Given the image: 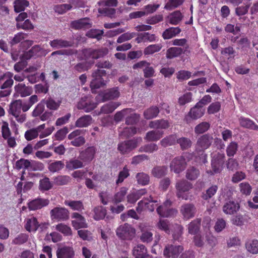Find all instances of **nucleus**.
<instances>
[{
    "mask_svg": "<svg viewBox=\"0 0 258 258\" xmlns=\"http://www.w3.org/2000/svg\"><path fill=\"white\" fill-rule=\"evenodd\" d=\"M214 138L212 134L207 133L200 136L197 140L195 151L202 157L201 161H207V155L205 153L213 142Z\"/></svg>",
    "mask_w": 258,
    "mask_h": 258,
    "instance_id": "nucleus-1",
    "label": "nucleus"
},
{
    "mask_svg": "<svg viewBox=\"0 0 258 258\" xmlns=\"http://www.w3.org/2000/svg\"><path fill=\"white\" fill-rule=\"evenodd\" d=\"M175 188L177 190L176 196L178 198L185 200L191 199L189 197V194L186 193L192 188V184L190 182L186 180H179L176 182Z\"/></svg>",
    "mask_w": 258,
    "mask_h": 258,
    "instance_id": "nucleus-2",
    "label": "nucleus"
},
{
    "mask_svg": "<svg viewBox=\"0 0 258 258\" xmlns=\"http://www.w3.org/2000/svg\"><path fill=\"white\" fill-rule=\"evenodd\" d=\"M97 105L98 103L94 101L93 97L91 95H88L81 98L77 103V107L78 109L89 112L96 108Z\"/></svg>",
    "mask_w": 258,
    "mask_h": 258,
    "instance_id": "nucleus-3",
    "label": "nucleus"
},
{
    "mask_svg": "<svg viewBox=\"0 0 258 258\" xmlns=\"http://www.w3.org/2000/svg\"><path fill=\"white\" fill-rule=\"evenodd\" d=\"M106 75V72L104 70L97 69L93 72L92 76L93 79L90 83L92 93H94V89H98L106 85V82L102 78Z\"/></svg>",
    "mask_w": 258,
    "mask_h": 258,
    "instance_id": "nucleus-4",
    "label": "nucleus"
},
{
    "mask_svg": "<svg viewBox=\"0 0 258 258\" xmlns=\"http://www.w3.org/2000/svg\"><path fill=\"white\" fill-rule=\"evenodd\" d=\"M141 141L142 138H138L122 142L118 144L117 149L122 154H128L135 149Z\"/></svg>",
    "mask_w": 258,
    "mask_h": 258,
    "instance_id": "nucleus-5",
    "label": "nucleus"
},
{
    "mask_svg": "<svg viewBox=\"0 0 258 258\" xmlns=\"http://www.w3.org/2000/svg\"><path fill=\"white\" fill-rule=\"evenodd\" d=\"M116 233L121 239L132 240L135 236L136 230L129 224L125 223L117 228Z\"/></svg>",
    "mask_w": 258,
    "mask_h": 258,
    "instance_id": "nucleus-6",
    "label": "nucleus"
},
{
    "mask_svg": "<svg viewBox=\"0 0 258 258\" xmlns=\"http://www.w3.org/2000/svg\"><path fill=\"white\" fill-rule=\"evenodd\" d=\"M205 113V109L202 108L196 104L191 108L187 114L185 115L184 121L189 124L194 120H197L203 116Z\"/></svg>",
    "mask_w": 258,
    "mask_h": 258,
    "instance_id": "nucleus-7",
    "label": "nucleus"
},
{
    "mask_svg": "<svg viewBox=\"0 0 258 258\" xmlns=\"http://www.w3.org/2000/svg\"><path fill=\"white\" fill-rule=\"evenodd\" d=\"M107 53L105 49H93L92 48L84 49L82 53L86 59L90 58L98 59L103 57Z\"/></svg>",
    "mask_w": 258,
    "mask_h": 258,
    "instance_id": "nucleus-8",
    "label": "nucleus"
},
{
    "mask_svg": "<svg viewBox=\"0 0 258 258\" xmlns=\"http://www.w3.org/2000/svg\"><path fill=\"white\" fill-rule=\"evenodd\" d=\"M184 250L182 245L168 244L163 251V254L166 257L178 258L179 254Z\"/></svg>",
    "mask_w": 258,
    "mask_h": 258,
    "instance_id": "nucleus-9",
    "label": "nucleus"
},
{
    "mask_svg": "<svg viewBox=\"0 0 258 258\" xmlns=\"http://www.w3.org/2000/svg\"><path fill=\"white\" fill-rule=\"evenodd\" d=\"M156 202V201L152 200V198L151 196L149 198H144L139 202L138 206L137 207V211L140 213L143 210H145L153 212L156 206V204H155Z\"/></svg>",
    "mask_w": 258,
    "mask_h": 258,
    "instance_id": "nucleus-10",
    "label": "nucleus"
},
{
    "mask_svg": "<svg viewBox=\"0 0 258 258\" xmlns=\"http://www.w3.org/2000/svg\"><path fill=\"white\" fill-rule=\"evenodd\" d=\"M50 214L52 219L58 221L66 220L69 218V212L64 208L56 207L51 210Z\"/></svg>",
    "mask_w": 258,
    "mask_h": 258,
    "instance_id": "nucleus-11",
    "label": "nucleus"
},
{
    "mask_svg": "<svg viewBox=\"0 0 258 258\" xmlns=\"http://www.w3.org/2000/svg\"><path fill=\"white\" fill-rule=\"evenodd\" d=\"M119 96L120 92L118 87L107 89L98 95V96L102 98V102L117 98Z\"/></svg>",
    "mask_w": 258,
    "mask_h": 258,
    "instance_id": "nucleus-12",
    "label": "nucleus"
},
{
    "mask_svg": "<svg viewBox=\"0 0 258 258\" xmlns=\"http://www.w3.org/2000/svg\"><path fill=\"white\" fill-rule=\"evenodd\" d=\"M180 212L185 220L193 218L197 212L196 208L192 204H185L181 206Z\"/></svg>",
    "mask_w": 258,
    "mask_h": 258,
    "instance_id": "nucleus-13",
    "label": "nucleus"
},
{
    "mask_svg": "<svg viewBox=\"0 0 258 258\" xmlns=\"http://www.w3.org/2000/svg\"><path fill=\"white\" fill-rule=\"evenodd\" d=\"M13 73L7 72L0 76V88L12 90Z\"/></svg>",
    "mask_w": 258,
    "mask_h": 258,
    "instance_id": "nucleus-14",
    "label": "nucleus"
},
{
    "mask_svg": "<svg viewBox=\"0 0 258 258\" xmlns=\"http://www.w3.org/2000/svg\"><path fill=\"white\" fill-rule=\"evenodd\" d=\"M204 236L207 245L211 248H213L218 244L217 238L210 231V226L209 225L204 228Z\"/></svg>",
    "mask_w": 258,
    "mask_h": 258,
    "instance_id": "nucleus-15",
    "label": "nucleus"
},
{
    "mask_svg": "<svg viewBox=\"0 0 258 258\" xmlns=\"http://www.w3.org/2000/svg\"><path fill=\"white\" fill-rule=\"evenodd\" d=\"M72 218L74 220L72 221V224L76 229L86 228L88 225L86 222L84 217L78 213H74L72 215Z\"/></svg>",
    "mask_w": 258,
    "mask_h": 258,
    "instance_id": "nucleus-16",
    "label": "nucleus"
},
{
    "mask_svg": "<svg viewBox=\"0 0 258 258\" xmlns=\"http://www.w3.org/2000/svg\"><path fill=\"white\" fill-rule=\"evenodd\" d=\"M15 91L16 94L18 96H20L21 97H25L30 95L33 92L32 87L26 86L25 84L23 83H19L15 85Z\"/></svg>",
    "mask_w": 258,
    "mask_h": 258,
    "instance_id": "nucleus-17",
    "label": "nucleus"
},
{
    "mask_svg": "<svg viewBox=\"0 0 258 258\" xmlns=\"http://www.w3.org/2000/svg\"><path fill=\"white\" fill-rule=\"evenodd\" d=\"M56 255L57 258H74L75 251L72 247L64 246L57 250Z\"/></svg>",
    "mask_w": 258,
    "mask_h": 258,
    "instance_id": "nucleus-18",
    "label": "nucleus"
},
{
    "mask_svg": "<svg viewBox=\"0 0 258 258\" xmlns=\"http://www.w3.org/2000/svg\"><path fill=\"white\" fill-rule=\"evenodd\" d=\"M95 153V147H89L80 152L79 158L84 161H91L94 159Z\"/></svg>",
    "mask_w": 258,
    "mask_h": 258,
    "instance_id": "nucleus-19",
    "label": "nucleus"
},
{
    "mask_svg": "<svg viewBox=\"0 0 258 258\" xmlns=\"http://www.w3.org/2000/svg\"><path fill=\"white\" fill-rule=\"evenodd\" d=\"M71 26L72 28L76 30L85 29L90 28L91 24L90 23V19L89 18H84L72 21L71 23Z\"/></svg>",
    "mask_w": 258,
    "mask_h": 258,
    "instance_id": "nucleus-20",
    "label": "nucleus"
},
{
    "mask_svg": "<svg viewBox=\"0 0 258 258\" xmlns=\"http://www.w3.org/2000/svg\"><path fill=\"white\" fill-rule=\"evenodd\" d=\"M140 229L142 232L140 236V239L143 242L149 243L153 239V234L148 229V226L145 224H141L140 225Z\"/></svg>",
    "mask_w": 258,
    "mask_h": 258,
    "instance_id": "nucleus-21",
    "label": "nucleus"
},
{
    "mask_svg": "<svg viewBox=\"0 0 258 258\" xmlns=\"http://www.w3.org/2000/svg\"><path fill=\"white\" fill-rule=\"evenodd\" d=\"M74 43L62 39H55L49 42V44L54 49L72 47Z\"/></svg>",
    "mask_w": 258,
    "mask_h": 258,
    "instance_id": "nucleus-22",
    "label": "nucleus"
},
{
    "mask_svg": "<svg viewBox=\"0 0 258 258\" xmlns=\"http://www.w3.org/2000/svg\"><path fill=\"white\" fill-rule=\"evenodd\" d=\"M133 254L135 258H151L147 253L146 247L143 244H138L135 246L133 250Z\"/></svg>",
    "mask_w": 258,
    "mask_h": 258,
    "instance_id": "nucleus-23",
    "label": "nucleus"
},
{
    "mask_svg": "<svg viewBox=\"0 0 258 258\" xmlns=\"http://www.w3.org/2000/svg\"><path fill=\"white\" fill-rule=\"evenodd\" d=\"M240 206L238 203L233 201H228L223 207V211L226 214H233L239 209Z\"/></svg>",
    "mask_w": 258,
    "mask_h": 258,
    "instance_id": "nucleus-24",
    "label": "nucleus"
},
{
    "mask_svg": "<svg viewBox=\"0 0 258 258\" xmlns=\"http://www.w3.org/2000/svg\"><path fill=\"white\" fill-rule=\"evenodd\" d=\"M49 204V201L43 199H35L28 204V207L30 210H36L47 206Z\"/></svg>",
    "mask_w": 258,
    "mask_h": 258,
    "instance_id": "nucleus-25",
    "label": "nucleus"
},
{
    "mask_svg": "<svg viewBox=\"0 0 258 258\" xmlns=\"http://www.w3.org/2000/svg\"><path fill=\"white\" fill-rule=\"evenodd\" d=\"M239 122L241 126L254 131H258V125L255 122L248 118L240 117L239 118Z\"/></svg>",
    "mask_w": 258,
    "mask_h": 258,
    "instance_id": "nucleus-26",
    "label": "nucleus"
},
{
    "mask_svg": "<svg viewBox=\"0 0 258 258\" xmlns=\"http://www.w3.org/2000/svg\"><path fill=\"white\" fill-rule=\"evenodd\" d=\"M41 48L39 45L33 46L29 50L25 51L23 54V57L29 60L32 57H37L40 55Z\"/></svg>",
    "mask_w": 258,
    "mask_h": 258,
    "instance_id": "nucleus-27",
    "label": "nucleus"
},
{
    "mask_svg": "<svg viewBox=\"0 0 258 258\" xmlns=\"http://www.w3.org/2000/svg\"><path fill=\"white\" fill-rule=\"evenodd\" d=\"M157 212L160 216L168 217L175 215L177 211L175 209H169L162 205L157 208Z\"/></svg>",
    "mask_w": 258,
    "mask_h": 258,
    "instance_id": "nucleus-28",
    "label": "nucleus"
},
{
    "mask_svg": "<svg viewBox=\"0 0 258 258\" xmlns=\"http://www.w3.org/2000/svg\"><path fill=\"white\" fill-rule=\"evenodd\" d=\"M169 126L168 121L164 119L151 121L149 123V127L151 128L167 129Z\"/></svg>",
    "mask_w": 258,
    "mask_h": 258,
    "instance_id": "nucleus-29",
    "label": "nucleus"
},
{
    "mask_svg": "<svg viewBox=\"0 0 258 258\" xmlns=\"http://www.w3.org/2000/svg\"><path fill=\"white\" fill-rule=\"evenodd\" d=\"M92 121V117L90 115H84L79 117L75 122V126L78 127H85L90 125Z\"/></svg>",
    "mask_w": 258,
    "mask_h": 258,
    "instance_id": "nucleus-30",
    "label": "nucleus"
},
{
    "mask_svg": "<svg viewBox=\"0 0 258 258\" xmlns=\"http://www.w3.org/2000/svg\"><path fill=\"white\" fill-rule=\"evenodd\" d=\"M200 219H196L190 222L187 225L188 232L191 235H197L200 229Z\"/></svg>",
    "mask_w": 258,
    "mask_h": 258,
    "instance_id": "nucleus-31",
    "label": "nucleus"
},
{
    "mask_svg": "<svg viewBox=\"0 0 258 258\" xmlns=\"http://www.w3.org/2000/svg\"><path fill=\"white\" fill-rule=\"evenodd\" d=\"M155 34L144 32L138 34V37L135 39V41L137 43H140L142 42H153L155 40Z\"/></svg>",
    "mask_w": 258,
    "mask_h": 258,
    "instance_id": "nucleus-32",
    "label": "nucleus"
},
{
    "mask_svg": "<svg viewBox=\"0 0 258 258\" xmlns=\"http://www.w3.org/2000/svg\"><path fill=\"white\" fill-rule=\"evenodd\" d=\"M22 108V101L21 100H16L12 102L9 107V112L12 115L20 114Z\"/></svg>",
    "mask_w": 258,
    "mask_h": 258,
    "instance_id": "nucleus-33",
    "label": "nucleus"
},
{
    "mask_svg": "<svg viewBox=\"0 0 258 258\" xmlns=\"http://www.w3.org/2000/svg\"><path fill=\"white\" fill-rule=\"evenodd\" d=\"M185 51V50L183 51V49L181 47H172L167 50L166 57L168 59H172L179 56Z\"/></svg>",
    "mask_w": 258,
    "mask_h": 258,
    "instance_id": "nucleus-34",
    "label": "nucleus"
},
{
    "mask_svg": "<svg viewBox=\"0 0 258 258\" xmlns=\"http://www.w3.org/2000/svg\"><path fill=\"white\" fill-rule=\"evenodd\" d=\"M181 31V29L178 27H170L163 32L162 37L164 39H169L179 34Z\"/></svg>",
    "mask_w": 258,
    "mask_h": 258,
    "instance_id": "nucleus-35",
    "label": "nucleus"
},
{
    "mask_svg": "<svg viewBox=\"0 0 258 258\" xmlns=\"http://www.w3.org/2000/svg\"><path fill=\"white\" fill-rule=\"evenodd\" d=\"M120 103L116 102H110L103 105L99 113L109 114L115 110L119 106Z\"/></svg>",
    "mask_w": 258,
    "mask_h": 258,
    "instance_id": "nucleus-36",
    "label": "nucleus"
},
{
    "mask_svg": "<svg viewBox=\"0 0 258 258\" xmlns=\"http://www.w3.org/2000/svg\"><path fill=\"white\" fill-rule=\"evenodd\" d=\"M159 112V107L156 106H152L144 111V116L147 119H151L156 117Z\"/></svg>",
    "mask_w": 258,
    "mask_h": 258,
    "instance_id": "nucleus-37",
    "label": "nucleus"
},
{
    "mask_svg": "<svg viewBox=\"0 0 258 258\" xmlns=\"http://www.w3.org/2000/svg\"><path fill=\"white\" fill-rule=\"evenodd\" d=\"M163 131L153 130L147 133L145 140L150 142L157 141L162 137Z\"/></svg>",
    "mask_w": 258,
    "mask_h": 258,
    "instance_id": "nucleus-38",
    "label": "nucleus"
},
{
    "mask_svg": "<svg viewBox=\"0 0 258 258\" xmlns=\"http://www.w3.org/2000/svg\"><path fill=\"white\" fill-rule=\"evenodd\" d=\"M210 126L209 122L207 121L201 122L195 127V133L197 135L206 134V133L210 129Z\"/></svg>",
    "mask_w": 258,
    "mask_h": 258,
    "instance_id": "nucleus-39",
    "label": "nucleus"
},
{
    "mask_svg": "<svg viewBox=\"0 0 258 258\" xmlns=\"http://www.w3.org/2000/svg\"><path fill=\"white\" fill-rule=\"evenodd\" d=\"M127 190L128 188L127 187H121L119 190L114 195L112 200V202L114 204H117L123 201L127 194Z\"/></svg>",
    "mask_w": 258,
    "mask_h": 258,
    "instance_id": "nucleus-40",
    "label": "nucleus"
},
{
    "mask_svg": "<svg viewBox=\"0 0 258 258\" xmlns=\"http://www.w3.org/2000/svg\"><path fill=\"white\" fill-rule=\"evenodd\" d=\"M177 140L176 135L175 134H172L165 137L161 140L160 144L164 147L173 146L177 143Z\"/></svg>",
    "mask_w": 258,
    "mask_h": 258,
    "instance_id": "nucleus-41",
    "label": "nucleus"
},
{
    "mask_svg": "<svg viewBox=\"0 0 258 258\" xmlns=\"http://www.w3.org/2000/svg\"><path fill=\"white\" fill-rule=\"evenodd\" d=\"M169 22L172 25H177L182 19L183 15L179 11L171 13L168 16Z\"/></svg>",
    "mask_w": 258,
    "mask_h": 258,
    "instance_id": "nucleus-42",
    "label": "nucleus"
},
{
    "mask_svg": "<svg viewBox=\"0 0 258 258\" xmlns=\"http://www.w3.org/2000/svg\"><path fill=\"white\" fill-rule=\"evenodd\" d=\"M26 229L29 231H35L39 227V224L36 218L32 217L26 220Z\"/></svg>",
    "mask_w": 258,
    "mask_h": 258,
    "instance_id": "nucleus-43",
    "label": "nucleus"
},
{
    "mask_svg": "<svg viewBox=\"0 0 258 258\" xmlns=\"http://www.w3.org/2000/svg\"><path fill=\"white\" fill-rule=\"evenodd\" d=\"M44 103L48 109L55 111L57 110L59 107L61 101H55L51 97H49L46 100H44Z\"/></svg>",
    "mask_w": 258,
    "mask_h": 258,
    "instance_id": "nucleus-44",
    "label": "nucleus"
},
{
    "mask_svg": "<svg viewBox=\"0 0 258 258\" xmlns=\"http://www.w3.org/2000/svg\"><path fill=\"white\" fill-rule=\"evenodd\" d=\"M14 4V10L16 13L24 11L29 5V2L27 0H15Z\"/></svg>",
    "mask_w": 258,
    "mask_h": 258,
    "instance_id": "nucleus-45",
    "label": "nucleus"
},
{
    "mask_svg": "<svg viewBox=\"0 0 258 258\" xmlns=\"http://www.w3.org/2000/svg\"><path fill=\"white\" fill-rule=\"evenodd\" d=\"M177 143L180 146L182 150H185L190 148L192 146L191 140L186 137H181L177 140Z\"/></svg>",
    "mask_w": 258,
    "mask_h": 258,
    "instance_id": "nucleus-46",
    "label": "nucleus"
},
{
    "mask_svg": "<svg viewBox=\"0 0 258 258\" xmlns=\"http://www.w3.org/2000/svg\"><path fill=\"white\" fill-rule=\"evenodd\" d=\"M245 247L252 254L258 253V240H252L247 241L245 243Z\"/></svg>",
    "mask_w": 258,
    "mask_h": 258,
    "instance_id": "nucleus-47",
    "label": "nucleus"
},
{
    "mask_svg": "<svg viewBox=\"0 0 258 258\" xmlns=\"http://www.w3.org/2000/svg\"><path fill=\"white\" fill-rule=\"evenodd\" d=\"M64 204L73 210L81 211L84 209L83 204L80 201H66Z\"/></svg>",
    "mask_w": 258,
    "mask_h": 258,
    "instance_id": "nucleus-48",
    "label": "nucleus"
},
{
    "mask_svg": "<svg viewBox=\"0 0 258 258\" xmlns=\"http://www.w3.org/2000/svg\"><path fill=\"white\" fill-rule=\"evenodd\" d=\"M161 44H151L146 47L144 50L145 55L152 54L155 52H159L162 48Z\"/></svg>",
    "mask_w": 258,
    "mask_h": 258,
    "instance_id": "nucleus-49",
    "label": "nucleus"
},
{
    "mask_svg": "<svg viewBox=\"0 0 258 258\" xmlns=\"http://www.w3.org/2000/svg\"><path fill=\"white\" fill-rule=\"evenodd\" d=\"M94 212V218L97 220L103 219L106 214V209L102 206H98L95 208Z\"/></svg>",
    "mask_w": 258,
    "mask_h": 258,
    "instance_id": "nucleus-50",
    "label": "nucleus"
},
{
    "mask_svg": "<svg viewBox=\"0 0 258 258\" xmlns=\"http://www.w3.org/2000/svg\"><path fill=\"white\" fill-rule=\"evenodd\" d=\"M44 100H42L35 107L34 109L32 112V115L35 117H38L44 111Z\"/></svg>",
    "mask_w": 258,
    "mask_h": 258,
    "instance_id": "nucleus-51",
    "label": "nucleus"
},
{
    "mask_svg": "<svg viewBox=\"0 0 258 258\" xmlns=\"http://www.w3.org/2000/svg\"><path fill=\"white\" fill-rule=\"evenodd\" d=\"M136 133L137 128L135 127H127L123 129L119 135L122 138H128Z\"/></svg>",
    "mask_w": 258,
    "mask_h": 258,
    "instance_id": "nucleus-52",
    "label": "nucleus"
},
{
    "mask_svg": "<svg viewBox=\"0 0 258 258\" xmlns=\"http://www.w3.org/2000/svg\"><path fill=\"white\" fill-rule=\"evenodd\" d=\"M20 60L14 64V69L17 72L23 71L27 66L28 62L26 59L23 57V54L20 56Z\"/></svg>",
    "mask_w": 258,
    "mask_h": 258,
    "instance_id": "nucleus-53",
    "label": "nucleus"
},
{
    "mask_svg": "<svg viewBox=\"0 0 258 258\" xmlns=\"http://www.w3.org/2000/svg\"><path fill=\"white\" fill-rule=\"evenodd\" d=\"M184 0H169L166 4L164 8L167 10H172L181 6Z\"/></svg>",
    "mask_w": 258,
    "mask_h": 258,
    "instance_id": "nucleus-54",
    "label": "nucleus"
},
{
    "mask_svg": "<svg viewBox=\"0 0 258 258\" xmlns=\"http://www.w3.org/2000/svg\"><path fill=\"white\" fill-rule=\"evenodd\" d=\"M133 110L131 108H125L120 111H117L114 116V119L116 122H119L124 117L127 116Z\"/></svg>",
    "mask_w": 258,
    "mask_h": 258,
    "instance_id": "nucleus-55",
    "label": "nucleus"
},
{
    "mask_svg": "<svg viewBox=\"0 0 258 258\" xmlns=\"http://www.w3.org/2000/svg\"><path fill=\"white\" fill-rule=\"evenodd\" d=\"M136 178L138 183L142 185L148 184L150 181L149 175L143 172L138 173L136 175Z\"/></svg>",
    "mask_w": 258,
    "mask_h": 258,
    "instance_id": "nucleus-56",
    "label": "nucleus"
},
{
    "mask_svg": "<svg viewBox=\"0 0 258 258\" xmlns=\"http://www.w3.org/2000/svg\"><path fill=\"white\" fill-rule=\"evenodd\" d=\"M153 175L157 178H161L167 173V168L164 166L156 167L152 169Z\"/></svg>",
    "mask_w": 258,
    "mask_h": 258,
    "instance_id": "nucleus-57",
    "label": "nucleus"
},
{
    "mask_svg": "<svg viewBox=\"0 0 258 258\" xmlns=\"http://www.w3.org/2000/svg\"><path fill=\"white\" fill-rule=\"evenodd\" d=\"M131 112L126 116L125 123L128 125L136 124L139 121L140 118L139 114Z\"/></svg>",
    "mask_w": 258,
    "mask_h": 258,
    "instance_id": "nucleus-58",
    "label": "nucleus"
},
{
    "mask_svg": "<svg viewBox=\"0 0 258 258\" xmlns=\"http://www.w3.org/2000/svg\"><path fill=\"white\" fill-rule=\"evenodd\" d=\"M193 242L195 245L198 247H203L206 243L204 232L203 234L196 235L194 237Z\"/></svg>",
    "mask_w": 258,
    "mask_h": 258,
    "instance_id": "nucleus-59",
    "label": "nucleus"
},
{
    "mask_svg": "<svg viewBox=\"0 0 258 258\" xmlns=\"http://www.w3.org/2000/svg\"><path fill=\"white\" fill-rule=\"evenodd\" d=\"M186 167V162H172L170 168L176 173H179Z\"/></svg>",
    "mask_w": 258,
    "mask_h": 258,
    "instance_id": "nucleus-60",
    "label": "nucleus"
},
{
    "mask_svg": "<svg viewBox=\"0 0 258 258\" xmlns=\"http://www.w3.org/2000/svg\"><path fill=\"white\" fill-rule=\"evenodd\" d=\"M28 35L23 32H19L15 34L13 39L10 41V43L11 46L18 44L20 42L21 43L22 40L27 37Z\"/></svg>",
    "mask_w": 258,
    "mask_h": 258,
    "instance_id": "nucleus-61",
    "label": "nucleus"
},
{
    "mask_svg": "<svg viewBox=\"0 0 258 258\" xmlns=\"http://www.w3.org/2000/svg\"><path fill=\"white\" fill-rule=\"evenodd\" d=\"M56 229L64 235L69 236L72 234L71 228L64 224H59L56 226Z\"/></svg>",
    "mask_w": 258,
    "mask_h": 258,
    "instance_id": "nucleus-62",
    "label": "nucleus"
},
{
    "mask_svg": "<svg viewBox=\"0 0 258 258\" xmlns=\"http://www.w3.org/2000/svg\"><path fill=\"white\" fill-rule=\"evenodd\" d=\"M17 29H22L26 31L32 30L34 27L31 21L29 19L26 20L22 23H17L16 25Z\"/></svg>",
    "mask_w": 258,
    "mask_h": 258,
    "instance_id": "nucleus-63",
    "label": "nucleus"
},
{
    "mask_svg": "<svg viewBox=\"0 0 258 258\" xmlns=\"http://www.w3.org/2000/svg\"><path fill=\"white\" fill-rule=\"evenodd\" d=\"M157 227L160 230L165 231L167 233L170 232V224L167 220L160 219L157 224Z\"/></svg>",
    "mask_w": 258,
    "mask_h": 258,
    "instance_id": "nucleus-64",
    "label": "nucleus"
}]
</instances>
